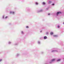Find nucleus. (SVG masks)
I'll list each match as a JSON object with an SVG mask.
<instances>
[{"instance_id": "nucleus-1", "label": "nucleus", "mask_w": 64, "mask_h": 64, "mask_svg": "<svg viewBox=\"0 0 64 64\" xmlns=\"http://www.w3.org/2000/svg\"><path fill=\"white\" fill-rule=\"evenodd\" d=\"M60 14H61V12H58L56 14L57 16H58Z\"/></svg>"}, {"instance_id": "nucleus-2", "label": "nucleus", "mask_w": 64, "mask_h": 64, "mask_svg": "<svg viewBox=\"0 0 64 64\" xmlns=\"http://www.w3.org/2000/svg\"><path fill=\"white\" fill-rule=\"evenodd\" d=\"M15 13V12H10V14H14Z\"/></svg>"}, {"instance_id": "nucleus-3", "label": "nucleus", "mask_w": 64, "mask_h": 64, "mask_svg": "<svg viewBox=\"0 0 64 64\" xmlns=\"http://www.w3.org/2000/svg\"><path fill=\"white\" fill-rule=\"evenodd\" d=\"M58 36L57 35H53V36L54 37H57Z\"/></svg>"}, {"instance_id": "nucleus-4", "label": "nucleus", "mask_w": 64, "mask_h": 64, "mask_svg": "<svg viewBox=\"0 0 64 64\" xmlns=\"http://www.w3.org/2000/svg\"><path fill=\"white\" fill-rule=\"evenodd\" d=\"M44 39H47V37L46 36H45L44 37Z\"/></svg>"}, {"instance_id": "nucleus-5", "label": "nucleus", "mask_w": 64, "mask_h": 64, "mask_svg": "<svg viewBox=\"0 0 64 64\" xmlns=\"http://www.w3.org/2000/svg\"><path fill=\"white\" fill-rule=\"evenodd\" d=\"M43 10H38V12H42V11Z\"/></svg>"}, {"instance_id": "nucleus-6", "label": "nucleus", "mask_w": 64, "mask_h": 64, "mask_svg": "<svg viewBox=\"0 0 64 64\" xmlns=\"http://www.w3.org/2000/svg\"><path fill=\"white\" fill-rule=\"evenodd\" d=\"M50 35H51L53 34V32H51L50 33Z\"/></svg>"}, {"instance_id": "nucleus-7", "label": "nucleus", "mask_w": 64, "mask_h": 64, "mask_svg": "<svg viewBox=\"0 0 64 64\" xmlns=\"http://www.w3.org/2000/svg\"><path fill=\"white\" fill-rule=\"evenodd\" d=\"M51 1H49L48 2V4H51Z\"/></svg>"}, {"instance_id": "nucleus-8", "label": "nucleus", "mask_w": 64, "mask_h": 64, "mask_svg": "<svg viewBox=\"0 0 64 64\" xmlns=\"http://www.w3.org/2000/svg\"><path fill=\"white\" fill-rule=\"evenodd\" d=\"M35 4L36 5H37L38 4V3L37 2H35Z\"/></svg>"}, {"instance_id": "nucleus-9", "label": "nucleus", "mask_w": 64, "mask_h": 64, "mask_svg": "<svg viewBox=\"0 0 64 64\" xmlns=\"http://www.w3.org/2000/svg\"><path fill=\"white\" fill-rule=\"evenodd\" d=\"M21 33L22 34H24V32H23L22 31L21 32Z\"/></svg>"}, {"instance_id": "nucleus-10", "label": "nucleus", "mask_w": 64, "mask_h": 64, "mask_svg": "<svg viewBox=\"0 0 64 64\" xmlns=\"http://www.w3.org/2000/svg\"><path fill=\"white\" fill-rule=\"evenodd\" d=\"M42 4L43 5H45V3L44 2H42Z\"/></svg>"}, {"instance_id": "nucleus-11", "label": "nucleus", "mask_w": 64, "mask_h": 64, "mask_svg": "<svg viewBox=\"0 0 64 64\" xmlns=\"http://www.w3.org/2000/svg\"><path fill=\"white\" fill-rule=\"evenodd\" d=\"M55 59H52V61L53 62V61H55Z\"/></svg>"}, {"instance_id": "nucleus-12", "label": "nucleus", "mask_w": 64, "mask_h": 64, "mask_svg": "<svg viewBox=\"0 0 64 64\" xmlns=\"http://www.w3.org/2000/svg\"><path fill=\"white\" fill-rule=\"evenodd\" d=\"M46 34H49V33L48 32H46Z\"/></svg>"}, {"instance_id": "nucleus-13", "label": "nucleus", "mask_w": 64, "mask_h": 64, "mask_svg": "<svg viewBox=\"0 0 64 64\" xmlns=\"http://www.w3.org/2000/svg\"><path fill=\"white\" fill-rule=\"evenodd\" d=\"M57 27L58 28H59V27H60V26H59V25H58L57 26Z\"/></svg>"}, {"instance_id": "nucleus-14", "label": "nucleus", "mask_w": 64, "mask_h": 64, "mask_svg": "<svg viewBox=\"0 0 64 64\" xmlns=\"http://www.w3.org/2000/svg\"><path fill=\"white\" fill-rule=\"evenodd\" d=\"M54 4H52V6H54Z\"/></svg>"}, {"instance_id": "nucleus-15", "label": "nucleus", "mask_w": 64, "mask_h": 64, "mask_svg": "<svg viewBox=\"0 0 64 64\" xmlns=\"http://www.w3.org/2000/svg\"><path fill=\"white\" fill-rule=\"evenodd\" d=\"M8 17V16H6L5 17V19H6V18H7Z\"/></svg>"}, {"instance_id": "nucleus-16", "label": "nucleus", "mask_w": 64, "mask_h": 64, "mask_svg": "<svg viewBox=\"0 0 64 64\" xmlns=\"http://www.w3.org/2000/svg\"><path fill=\"white\" fill-rule=\"evenodd\" d=\"M4 18V15L2 16V18Z\"/></svg>"}, {"instance_id": "nucleus-17", "label": "nucleus", "mask_w": 64, "mask_h": 64, "mask_svg": "<svg viewBox=\"0 0 64 64\" xmlns=\"http://www.w3.org/2000/svg\"><path fill=\"white\" fill-rule=\"evenodd\" d=\"M60 60V59H58V60L57 61H59Z\"/></svg>"}, {"instance_id": "nucleus-18", "label": "nucleus", "mask_w": 64, "mask_h": 64, "mask_svg": "<svg viewBox=\"0 0 64 64\" xmlns=\"http://www.w3.org/2000/svg\"><path fill=\"white\" fill-rule=\"evenodd\" d=\"M26 28H28V26H27L26 27Z\"/></svg>"}, {"instance_id": "nucleus-19", "label": "nucleus", "mask_w": 64, "mask_h": 64, "mask_svg": "<svg viewBox=\"0 0 64 64\" xmlns=\"http://www.w3.org/2000/svg\"><path fill=\"white\" fill-rule=\"evenodd\" d=\"M48 15H50V14H48Z\"/></svg>"}, {"instance_id": "nucleus-20", "label": "nucleus", "mask_w": 64, "mask_h": 64, "mask_svg": "<svg viewBox=\"0 0 64 64\" xmlns=\"http://www.w3.org/2000/svg\"><path fill=\"white\" fill-rule=\"evenodd\" d=\"M2 61V60H0V61Z\"/></svg>"}, {"instance_id": "nucleus-21", "label": "nucleus", "mask_w": 64, "mask_h": 64, "mask_svg": "<svg viewBox=\"0 0 64 64\" xmlns=\"http://www.w3.org/2000/svg\"><path fill=\"white\" fill-rule=\"evenodd\" d=\"M40 32H42V31H40Z\"/></svg>"}, {"instance_id": "nucleus-22", "label": "nucleus", "mask_w": 64, "mask_h": 64, "mask_svg": "<svg viewBox=\"0 0 64 64\" xmlns=\"http://www.w3.org/2000/svg\"><path fill=\"white\" fill-rule=\"evenodd\" d=\"M53 51H54V50L52 51V52H53Z\"/></svg>"}, {"instance_id": "nucleus-23", "label": "nucleus", "mask_w": 64, "mask_h": 64, "mask_svg": "<svg viewBox=\"0 0 64 64\" xmlns=\"http://www.w3.org/2000/svg\"><path fill=\"white\" fill-rule=\"evenodd\" d=\"M63 24H64V22L63 23Z\"/></svg>"}]
</instances>
